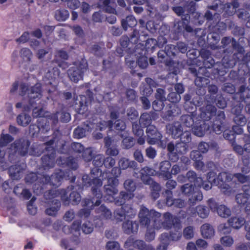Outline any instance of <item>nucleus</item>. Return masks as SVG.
Listing matches in <instances>:
<instances>
[{
    "instance_id": "nucleus-56",
    "label": "nucleus",
    "mask_w": 250,
    "mask_h": 250,
    "mask_svg": "<svg viewBox=\"0 0 250 250\" xmlns=\"http://www.w3.org/2000/svg\"><path fill=\"white\" fill-rule=\"evenodd\" d=\"M44 129H45V132H47L48 130L50 129V127L49 125H47L46 123L45 124L44 127L43 125H31L29 126V129L30 132H32V130H36L34 133H33V135H34L35 133L36 132L41 131L43 132L44 131Z\"/></svg>"
},
{
    "instance_id": "nucleus-43",
    "label": "nucleus",
    "mask_w": 250,
    "mask_h": 250,
    "mask_svg": "<svg viewBox=\"0 0 250 250\" xmlns=\"http://www.w3.org/2000/svg\"><path fill=\"white\" fill-rule=\"evenodd\" d=\"M80 101H79L80 108L78 109V113L79 114H83L84 112L87 110V104L89 101L91 100V97H89L88 99L84 95H80Z\"/></svg>"
},
{
    "instance_id": "nucleus-12",
    "label": "nucleus",
    "mask_w": 250,
    "mask_h": 250,
    "mask_svg": "<svg viewBox=\"0 0 250 250\" xmlns=\"http://www.w3.org/2000/svg\"><path fill=\"white\" fill-rule=\"evenodd\" d=\"M136 214V210L131 205H125L117 208L114 212V216L118 222L133 218Z\"/></svg>"
},
{
    "instance_id": "nucleus-47",
    "label": "nucleus",
    "mask_w": 250,
    "mask_h": 250,
    "mask_svg": "<svg viewBox=\"0 0 250 250\" xmlns=\"http://www.w3.org/2000/svg\"><path fill=\"white\" fill-rule=\"evenodd\" d=\"M69 14L67 10L60 9L55 11V17L58 21H64L69 17Z\"/></svg>"
},
{
    "instance_id": "nucleus-61",
    "label": "nucleus",
    "mask_w": 250,
    "mask_h": 250,
    "mask_svg": "<svg viewBox=\"0 0 250 250\" xmlns=\"http://www.w3.org/2000/svg\"><path fill=\"white\" fill-rule=\"evenodd\" d=\"M140 173L141 174V179L142 180V177L143 176L149 177V176H153L155 174L156 171L152 168L146 167L141 169Z\"/></svg>"
},
{
    "instance_id": "nucleus-22",
    "label": "nucleus",
    "mask_w": 250,
    "mask_h": 250,
    "mask_svg": "<svg viewBox=\"0 0 250 250\" xmlns=\"http://www.w3.org/2000/svg\"><path fill=\"white\" fill-rule=\"evenodd\" d=\"M182 126L179 123H174L167 125V132L174 138H178L181 135Z\"/></svg>"
},
{
    "instance_id": "nucleus-28",
    "label": "nucleus",
    "mask_w": 250,
    "mask_h": 250,
    "mask_svg": "<svg viewBox=\"0 0 250 250\" xmlns=\"http://www.w3.org/2000/svg\"><path fill=\"white\" fill-rule=\"evenodd\" d=\"M239 6V3L237 1H233L232 2H228L224 5V16L227 17L233 15L236 10V8Z\"/></svg>"
},
{
    "instance_id": "nucleus-2",
    "label": "nucleus",
    "mask_w": 250,
    "mask_h": 250,
    "mask_svg": "<svg viewBox=\"0 0 250 250\" xmlns=\"http://www.w3.org/2000/svg\"><path fill=\"white\" fill-rule=\"evenodd\" d=\"M225 115L224 111H219L217 112L211 127L204 121L198 120L192 127L194 134L199 137L204 135L206 132L211 130L217 134H220L224 129Z\"/></svg>"
},
{
    "instance_id": "nucleus-9",
    "label": "nucleus",
    "mask_w": 250,
    "mask_h": 250,
    "mask_svg": "<svg viewBox=\"0 0 250 250\" xmlns=\"http://www.w3.org/2000/svg\"><path fill=\"white\" fill-rule=\"evenodd\" d=\"M73 66L71 67L67 71L68 76L71 81L77 83L83 79L84 73L88 67L87 61L82 59L73 62Z\"/></svg>"
},
{
    "instance_id": "nucleus-38",
    "label": "nucleus",
    "mask_w": 250,
    "mask_h": 250,
    "mask_svg": "<svg viewBox=\"0 0 250 250\" xmlns=\"http://www.w3.org/2000/svg\"><path fill=\"white\" fill-rule=\"evenodd\" d=\"M194 212H192V216H194L196 214V212L198 215L201 218H206L209 213V209L207 207L202 205H199L196 207L195 209H193Z\"/></svg>"
},
{
    "instance_id": "nucleus-10",
    "label": "nucleus",
    "mask_w": 250,
    "mask_h": 250,
    "mask_svg": "<svg viewBox=\"0 0 250 250\" xmlns=\"http://www.w3.org/2000/svg\"><path fill=\"white\" fill-rule=\"evenodd\" d=\"M180 189L183 194L189 197L188 202L190 205L193 206L203 199L202 192L196 189L191 184H186L181 187Z\"/></svg>"
},
{
    "instance_id": "nucleus-20",
    "label": "nucleus",
    "mask_w": 250,
    "mask_h": 250,
    "mask_svg": "<svg viewBox=\"0 0 250 250\" xmlns=\"http://www.w3.org/2000/svg\"><path fill=\"white\" fill-rule=\"evenodd\" d=\"M216 107L211 104H207L201 108L200 118L205 121H208L216 114Z\"/></svg>"
},
{
    "instance_id": "nucleus-54",
    "label": "nucleus",
    "mask_w": 250,
    "mask_h": 250,
    "mask_svg": "<svg viewBox=\"0 0 250 250\" xmlns=\"http://www.w3.org/2000/svg\"><path fill=\"white\" fill-rule=\"evenodd\" d=\"M191 99V96L188 94H186L184 97L185 101L184 107L188 112H190V109H194L196 108L195 105L192 104L190 101Z\"/></svg>"
},
{
    "instance_id": "nucleus-34",
    "label": "nucleus",
    "mask_w": 250,
    "mask_h": 250,
    "mask_svg": "<svg viewBox=\"0 0 250 250\" xmlns=\"http://www.w3.org/2000/svg\"><path fill=\"white\" fill-rule=\"evenodd\" d=\"M20 57L22 60V63H24L25 66H27L32 59V53L29 48H22L20 52Z\"/></svg>"
},
{
    "instance_id": "nucleus-45",
    "label": "nucleus",
    "mask_w": 250,
    "mask_h": 250,
    "mask_svg": "<svg viewBox=\"0 0 250 250\" xmlns=\"http://www.w3.org/2000/svg\"><path fill=\"white\" fill-rule=\"evenodd\" d=\"M31 118L27 114L22 113L19 115L17 117V122L20 125L26 126L31 122Z\"/></svg>"
},
{
    "instance_id": "nucleus-26",
    "label": "nucleus",
    "mask_w": 250,
    "mask_h": 250,
    "mask_svg": "<svg viewBox=\"0 0 250 250\" xmlns=\"http://www.w3.org/2000/svg\"><path fill=\"white\" fill-rule=\"evenodd\" d=\"M171 166V164L168 161H164L160 164L159 169L160 174L166 179H169L171 177L169 172Z\"/></svg>"
},
{
    "instance_id": "nucleus-32",
    "label": "nucleus",
    "mask_w": 250,
    "mask_h": 250,
    "mask_svg": "<svg viewBox=\"0 0 250 250\" xmlns=\"http://www.w3.org/2000/svg\"><path fill=\"white\" fill-rule=\"evenodd\" d=\"M137 23V21L133 16H128L121 21L123 28L126 31L128 27H133Z\"/></svg>"
},
{
    "instance_id": "nucleus-58",
    "label": "nucleus",
    "mask_w": 250,
    "mask_h": 250,
    "mask_svg": "<svg viewBox=\"0 0 250 250\" xmlns=\"http://www.w3.org/2000/svg\"><path fill=\"white\" fill-rule=\"evenodd\" d=\"M13 140L14 138L9 134H1L0 137V146H6Z\"/></svg>"
},
{
    "instance_id": "nucleus-29",
    "label": "nucleus",
    "mask_w": 250,
    "mask_h": 250,
    "mask_svg": "<svg viewBox=\"0 0 250 250\" xmlns=\"http://www.w3.org/2000/svg\"><path fill=\"white\" fill-rule=\"evenodd\" d=\"M154 114L153 112H145L142 114L140 117L139 124L143 127H147L151 125L152 118Z\"/></svg>"
},
{
    "instance_id": "nucleus-6",
    "label": "nucleus",
    "mask_w": 250,
    "mask_h": 250,
    "mask_svg": "<svg viewBox=\"0 0 250 250\" xmlns=\"http://www.w3.org/2000/svg\"><path fill=\"white\" fill-rule=\"evenodd\" d=\"M44 196L47 199H51L57 197H60L65 205H68L70 202L72 205H77L81 200V197L80 194L76 191L72 192L68 198L67 196L66 191L64 189L49 190L44 193Z\"/></svg>"
},
{
    "instance_id": "nucleus-40",
    "label": "nucleus",
    "mask_w": 250,
    "mask_h": 250,
    "mask_svg": "<svg viewBox=\"0 0 250 250\" xmlns=\"http://www.w3.org/2000/svg\"><path fill=\"white\" fill-rule=\"evenodd\" d=\"M201 233L203 237L208 238L213 236L214 234V229L208 224H205L201 227Z\"/></svg>"
},
{
    "instance_id": "nucleus-31",
    "label": "nucleus",
    "mask_w": 250,
    "mask_h": 250,
    "mask_svg": "<svg viewBox=\"0 0 250 250\" xmlns=\"http://www.w3.org/2000/svg\"><path fill=\"white\" fill-rule=\"evenodd\" d=\"M90 124L94 125L93 126L94 128L93 129H95L97 130L102 131L103 129H105L106 127H108L109 129H111L112 127V122L111 121H100L99 122H91L89 121Z\"/></svg>"
},
{
    "instance_id": "nucleus-3",
    "label": "nucleus",
    "mask_w": 250,
    "mask_h": 250,
    "mask_svg": "<svg viewBox=\"0 0 250 250\" xmlns=\"http://www.w3.org/2000/svg\"><path fill=\"white\" fill-rule=\"evenodd\" d=\"M119 184L118 178L108 176L107 184L105 185L104 187V199L109 202L115 201L117 205L121 206L125 204L126 200L132 198L133 195L125 191H121L119 194V198L121 199H115L114 196L118 194L119 191L118 189Z\"/></svg>"
},
{
    "instance_id": "nucleus-21",
    "label": "nucleus",
    "mask_w": 250,
    "mask_h": 250,
    "mask_svg": "<svg viewBox=\"0 0 250 250\" xmlns=\"http://www.w3.org/2000/svg\"><path fill=\"white\" fill-rule=\"evenodd\" d=\"M25 167V166L23 163L11 166L8 170L10 176L14 180L21 178L22 176Z\"/></svg>"
},
{
    "instance_id": "nucleus-15",
    "label": "nucleus",
    "mask_w": 250,
    "mask_h": 250,
    "mask_svg": "<svg viewBox=\"0 0 250 250\" xmlns=\"http://www.w3.org/2000/svg\"><path fill=\"white\" fill-rule=\"evenodd\" d=\"M43 175L41 174L37 175L36 173L32 172L27 175L25 178L26 183H32L36 182V183L34 185L33 190L34 193L37 195L43 193V186H40L38 183L42 184V177Z\"/></svg>"
},
{
    "instance_id": "nucleus-13",
    "label": "nucleus",
    "mask_w": 250,
    "mask_h": 250,
    "mask_svg": "<svg viewBox=\"0 0 250 250\" xmlns=\"http://www.w3.org/2000/svg\"><path fill=\"white\" fill-rule=\"evenodd\" d=\"M233 179V175L230 173L223 172L218 175V184H216L221 191L225 194L229 195L232 192V188L227 183Z\"/></svg>"
},
{
    "instance_id": "nucleus-23",
    "label": "nucleus",
    "mask_w": 250,
    "mask_h": 250,
    "mask_svg": "<svg viewBox=\"0 0 250 250\" xmlns=\"http://www.w3.org/2000/svg\"><path fill=\"white\" fill-rule=\"evenodd\" d=\"M85 128L82 127H78L76 128L73 132V135L76 138H82L85 135L86 130L89 131L94 128L93 124H90L89 122L86 121L84 123Z\"/></svg>"
},
{
    "instance_id": "nucleus-37",
    "label": "nucleus",
    "mask_w": 250,
    "mask_h": 250,
    "mask_svg": "<svg viewBox=\"0 0 250 250\" xmlns=\"http://www.w3.org/2000/svg\"><path fill=\"white\" fill-rule=\"evenodd\" d=\"M142 181L145 184L150 186L151 191H160L161 189V186L158 183L154 181L152 178L143 176L142 177Z\"/></svg>"
},
{
    "instance_id": "nucleus-35",
    "label": "nucleus",
    "mask_w": 250,
    "mask_h": 250,
    "mask_svg": "<svg viewBox=\"0 0 250 250\" xmlns=\"http://www.w3.org/2000/svg\"><path fill=\"white\" fill-rule=\"evenodd\" d=\"M14 192L17 195H21L25 199H28L31 196V193L23 188L22 184H19L14 189Z\"/></svg>"
},
{
    "instance_id": "nucleus-25",
    "label": "nucleus",
    "mask_w": 250,
    "mask_h": 250,
    "mask_svg": "<svg viewBox=\"0 0 250 250\" xmlns=\"http://www.w3.org/2000/svg\"><path fill=\"white\" fill-rule=\"evenodd\" d=\"M243 190V193L237 194L235 198L237 203L240 205H244L250 198V188L244 186Z\"/></svg>"
},
{
    "instance_id": "nucleus-46",
    "label": "nucleus",
    "mask_w": 250,
    "mask_h": 250,
    "mask_svg": "<svg viewBox=\"0 0 250 250\" xmlns=\"http://www.w3.org/2000/svg\"><path fill=\"white\" fill-rule=\"evenodd\" d=\"M167 149L168 151L169 159L173 162H176L179 159V156L176 154V145L170 143L167 145Z\"/></svg>"
},
{
    "instance_id": "nucleus-62",
    "label": "nucleus",
    "mask_w": 250,
    "mask_h": 250,
    "mask_svg": "<svg viewBox=\"0 0 250 250\" xmlns=\"http://www.w3.org/2000/svg\"><path fill=\"white\" fill-rule=\"evenodd\" d=\"M250 87H246L245 85H242L240 87L238 91L235 94L236 96L245 97L246 94H249L250 96V78L249 79Z\"/></svg>"
},
{
    "instance_id": "nucleus-19",
    "label": "nucleus",
    "mask_w": 250,
    "mask_h": 250,
    "mask_svg": "<svg viewBox=\"0 0 250 250\" xmlns=\"http://www.w3.org/2000/svg\"><path fill=\"white\" fill-rule=\"evenodd\" d=\"M190 109V115H184L181 117L182 124L187 127H193L195 124L198 122V114L195 111Z\"/></svg>"
},
{
    "instance_id": "nucleus-30",
    "label": "nucleus",
    "mask_w": 250,
    "mask_h": 250,
    "mask_svg": "<svg viewBox=\"0 0 250 250\" xmlns=\"http://www.w3.org/2000/svg\"><path fill=\"white\" fill-rule=\"evenodd\" d=\"M169 107L171 109L164 113L162 116L164 119L168 121H170L173 116L178 115L181 112L180 109L176 105L172 104Z\"/></svg>"
},
{
    "instance_id": "nucleus-36",
    "label": "nucleus",
    "mask_w": 250,
    "mask_h": 250,
    "mask_svg": "<svg viewBox=\"0 0 250 250\" xmlns=\"http://www.w3.org/2000/svg\"><path fill=\"white\" fill-rule=\"evenodd\" d=\"M46 200H47L45 197ZM48 200H51V199H48ZM52 201H51L53 204V206L49 208H48L46 209V213L51 216L55 215L57 211L60 209L61 207V203L58 199H56L54 198L51 199Z\"/></svg>"
},
{
    "instance_id": "nucleus-53",
    "label": "nucleus",
    "mask_w": 250,
    "mask_h": 250,
    "mask_svg": "<svg viewBox=\"0 0 250 250\" xmlns=\"http://www.w3.org/2000/svg\"><path fill=\"white\" fill-rule=\"evenodd\" d=\"M146 82L148 84L147 87H146L145 89L143 91V94L148 96L150 95L152 92V87H155V82L151 78H147L146 79Z\"/></svg>"
},
{
    "instance_id": "nucleus-49",
    "label": "nucleus",
    "mask_w": 250,
    "mask_h": 250,
    "mask_svg": "<svg viewBox=\"0 0 250 250\" xmlns=\"http://www.w3.org/2000/svg\"><path fill=\"white\" fill-rule=\"evenodd\" d=\"M204 17L206 19L210 21V23H214L215 21H220V14L214 12L212 13L209 10H207L205 15Z\"/></svg>"
},
{
    "instance_id": "nucleus-39",
    "label": "nucleus",
    "mask_w": 250,
    "mask_h": 250,
    "mask_svg": "<svg viewBox=\"0 0 250 250\" xmlns=\"http://www.w3.org/2000/svg\"><path fill=\"white\" fill-rule=\"evenodd\" d=\"M120 136L123 139L122 146L124 148L129 149L134 146V139L132 137L128 136L127 133H121Z\"/></svg>"
},
{
    "instance_id": "nucleus-55",
    "label": "nucleus",
    "mask_w": 250,
    "mask_h": 250,
    "mask_svg": "<svg viewBox=\"0 0 250 250\" xmlns=\"http://www.w3.org/2000/svg\"><path fill=\"white\" fill-rule=\"evenodd\" d=\"M53 75L51 71H48L46 74V77L49 79L48 83L51 84L53 81L60 75V72L57 68H53L52 69Z\"/></svg>"
},
{
    "instance_id": "nucleus-14",
    "label": "nucleus",
    "mask_w": 250,
    "mask_h": 250,
    "mask_svg": "<svg viewBox=\"0 0 250 250\" xmlns=\"http://www.w3.org/2000/svg\"><path fill=\"white\" fill-rule=\"evenodd\" d=\"M208 204L212 211H216L221 217L227 218L231 215V210L229 208L224 205H218L212 198L208 201Z\"/></svg>"
},
{
    "instance_id": "nucleus-8",
    "label": "nucleus",
    "mask_w": 250,
    "mask_h": 250,
    "mask_svg": "<svg viewBox=\"0 0 250 250\" xmlns=\"http://www.w3.org/2000/svg\"><path fill=\"white\" fill-rule=\"evenodd\" d=\"M71 173L70 170L64 172L62 170L59 169L56 170L50 177L44 175L42 177V186L49 184L51 186L58 187L61 185V182L63 179L66 180L70 179L71 182L73 183L76 179V177L75 176H72L71 178H70Z\"/></svg>"
},
{
    "instance_id": "nucleus-44",
    "label": "nucleus",
    "mask_w": 250,
    "mask_h": 250,
    "mask_svg": "<svg viewBox=\"0 0 250 250\" xmlns=\"http://www.w3.org/2000/svg\"><path fill=\"white\" fill-rule=\"evenodd\" d=\"M221 43L224 46L228 47H243L242 45L237 43L236 40L232 37H225L222 38Z\"/></svg>"
},
{
    "instance_id": "nucleus-51",
    "label": "nucleus",
    "mask_w": 250,
    "mask_h": 250,
    "mask_svg": "<svg viewBox=\"0 0 250 250\" xmlns=\"http://www.w3.org/2000/svg\"><path fill=\"white\" fill-rule=\"evenodd\" d=\"M42 104L41 107L40 106L38 107L35 106L37 105V103L36 105L34 106V108L33 110V116L35 118H40L43 117L45 115V111L43 109L42 107L45 105V102H41Z\"/></svg>"
},
{
    "instance_id": "nucleus-1",
    "label": "nucleus",
    "mask_w": 250,
    "mask_h": 250,
    "mask_svg": "<svg viewBox=\"0 0 250 250\" xmlns=\"http://www.w3.org/2000/svg\"><path fill=\"white\" fill-rule=\"evenodd\" d=\"M19 94L24 98L22 102L16 104V107L22 108L24 111H29L34 107L36 102L42 97V84L37 83L34 85L29 87L28 84L21 83L19 85Z\"/></svg>"
},
{
    "instance_id": "nucleus-27",
    "label": "nucleus",
    "mask_w": 250,
    "mask_h": 250,
    "mask_svg": "<svg viewBox=\"0 0 250 250\" xmlns=\"http://www.w3.org/2000/svg\"><path fill=\"white\" fill-rule=\"evenodd\" d=\"M214 23H210L208 25L209 30L214 33L219 34L225 31L226 29V24L223 21H217Z\"/></svg>"
},
{
    "instance_id": "nucleus-63",
    "label": "nucleus",
    "mask_w": 250,
    "mask_h": 250,
    "mask_svg": "<svg viewBox=\"0 0 250 250\" xmlns=\"http://www.w3.org/2000/svg\"><path fill=\"white\" fill-rule=\"evenodd\" d=\"M126 115L129 120H135L138 117V111L133 107H130L127 109Z\"/></svg>"
},
{
    "instance_id": "nucleus-50",
    "label": "nucleus",
    "mask_w": 250,
    "mask_h": 250,
    "mask_svg": "<svg viewBox=\"0 0 250 250\" xmlns=\"http://www.w3.org/2000/svg\"><path fill=\"white\" fill-rule=\"evenodd\" d=\"M96 211L97 213L101 214L102 217L106 219H110L112 217L111 211L103 205L97 208Z\"/></svg>"
},
{
    "instance_id": "nucleus-16",
    "label": "nucleus",
    "mask_w": 250,
    "mask_h": 250,
    "mask_svg": "<svg viewBox=\"0 0 250 250\" xmlns=\"http://www.w3.org/2000/svg\"><path fill=\"white\" fill-rule=\"evenodd\" d=\"M164 221L163 228L166 229H169L173 226L176 229H180L181 225L180 220L178 218L173 216L169 212H166L163 215Z\"/></svg>"
},
{
    "instance_id": "nucleus-33",
    "label": "nucleus",
    "mask_w": 250,
    "mask_h": 250,
    "mask_svg": "<svg viewBox=\"0 0 250 250\" xmlns=\"http://www.w3.org/2000/svg\"><path fill=\"white\" fill-rule=\"evenodd\" d=\"M110 0H99V6L105 12L116 14L115 8L110 5Z\"/></svg>"
},
{
    "instance_id": "nucleus-5",
    "label": "nucleus",
    "mask_w": 250,
    "mask_h": 250,
    "mask_svg": "<svg viewBox=\"0 0 250 250\" xmlns=\"http://www.w3.org/2000/svg\"><path fill=\"white\" fill-rule=\"evenodd\" d=\"M138 216L141 225L146 228H151L153 230L163 228L161 213L153 209L149 210L145 206H141Z\"/></svg>"
},
{
    "instance_id": "nucleus-60",
    "label": "nucleus",
    "mask_w": 250,
    "mask_h": 250,
    "mask_svg": "<svg viewBox=\"0 0 250 250\" xmlns=\"http://www.w3.org/2000/svg\"><path fill=\"white\" fill-rule=\"evenodd\" d=\"M125 188L129 192H133L136 189V184L132 179L126 180L124 184Z\"/></svg>"
},
{
    "instance_id": "nucleus-41",
    "label": "nucleus",
    "mask_w": 250,
    "mask_h": 250,
    "mask_svg": "<svg viewBox=\"0 0 250 250\" xmlns=\"http://www.w3.org/2000/svg\"><path fill=\"white\" fill-rule=\"evenodd\" d=\"M228 26L232 33L235 36H243L245 34V29L242 27L238 26L235 24L232 21H229L227 22Z\"/></svg>"
},
{
    "instance_id": "nucleus-52",
    "label": "nucleus",
    "mask_w": 250,
    "mask_h": 250,
    "mask_svg": "<svg viewBox=\"0 0 250 250\" xmlns=\"http://www.w3.org/2000/svg\"><path fill=\"white\" fill-rule=\"evenodd\" d=\"M119 166L123 169H125L129 167H134L136 163L134 161L129 162V160L125 158H122L119 161Z\"/></svg>"
},
{
    "instance_id": "nucleus-64",
    "label": "nucleus",
    "mask_w": 250,
    "mask_h": 250,
    "mask_svg": "<svg viewBox=\"0 0 250 250\" xmlns=\"http://www.w3.org/2000/svg\"><path fill=\"white\" fill-rule=\"evenodd\" d=\"M83 232L85 234H89L93 230V227L92 223L89 221H86L83 223L81 227Z\"/></svg>"
},
{
    "instance_id": "nucleus-42",
    "label": "nucleus",
    "mask_w": 250,
    "mask_h": 250,
    "mask_svg": "<svg viewBox=\"0 0 250 250\" xmlns=\"http://www.w3.org/2000/svg\"><path fill=\"white\" fill-rule=\"evenodd\" d=\"M228 223L234 229H238L244 224L245 221L242 217H234L228 220Z\"/></svg>"
},
{
    "instance_id": "nucleus-4",
    "label": "nucleus",
    "mask_w": 250,
    "mask_h": 250,
    "mask_svg": "<svg viewBox=\"0 0 250 250\" xmlns=\"http://www.w3.org/2000/svg\"><path fill=\"white\" fill-rule=\"evenodd\" d=\"M93 164L96 167L91 169L90 177L87 175H84L82 177L83 186L89 187H94L96 188L100 189L103 185L102 181L99 178L103 173L98 167L104 165V157L103 154H97L93 157Z\"/></svg>"
},
{
    "instance_id": "nucleus-18",
    "label": "nucleus",
    "mask_w": 250,
    "mask_h": 250,
    "mask_svg": "<svg viewBox=\"0 0 250 250\" xmlns=\"http://www.w3.org/2000/svg\"><path fill=\"white\" fill-rule=\"evenodd\" d=\"M30 142L26 139H21L16 141L12 146L16 153L21 156H25L28 152Z\"/></svg>"
},
{
    "instance_id": "nucleus-7",
    "label": "nucleus",
    "mask_w": 250,
    "mask_h": 250,
    "mask_svg": "<svg viewBox=\"0 0 250 250\" xmlns=\"http://www.w3.org/2000/svg\"><path fill=\"white\" fill-rule=\"evenodd\" d=\"M92 191L93 195L96 197L97 200L95 202V198L92 199L89 198H85L82 201V206L86 208L81 209L78 212V215L81 217L87 218L90 213V210L94 206H98L101 204V199L102 197V193L100 189L96 188L94 187H92Z\"/></svg>"
},
{
    "instance_id": "nucleus-59",
    "label": "nucleus",
    "mask_w": 250,
    "mask_h": 250,
    "mask_svg": "<svg viewBox=\"0 0 250 250\" xmlns=\"http://www.w3.org/2000/svg\"><path fill=\"white\" fill-rule=\"evenodd\" d=\"M187 48H165L167 56L171 57L175 56L178 50L182 53H184L187 51Z\"/></svg>"
},
{
    "instance_id": "nucleus-17",
    "label": "nucleus",
    "mask_w": 250,
    "mask_h": 250,
    "mask_svg": "<svg viewBox=\"0 0 250 250\" xmlns=\"http://www.w3.org/2000/svg\"><path fill=\"white\" fill-rule=\"evenodd\" d=\"M146 133L147 135V142L150 145H154L158 143L162 138V134L153 125L147 127Z\"/></svg>"
},
{
    "instance_id": "nucleus-48",
    "label": "nucleus",
    "mask_w": 250,
    "mask_h": 250,
    "mask_svg": "<svg viewBox=\"0 0 250 250\" xmlns=\"http://www.w3.org/2000/svg\"><path fill=\"white\" fill-rule=\"evenodd\" d=\"M186 10V17L183 18V21H188L190 19L189 14H192L195 10V4L194 2L191 1L189 3L185 5Z\"/></svg>"
},
{
    "instance_id": "nucleus-24",
    "label": "nucleus",
    "mask_w": 250,
    "mask_h": 250,
    "mask_svg": "<svg viewBox=\"0 0 250 250\" xmlns=\"http://www.w3.org/2000/svg\"><path fill=\"white\" fill-rule=\"evenodd\" d=\"M139 224L136 221H131L127 220L123 224V229L126 234H131L137 232L138 229Z\"/></svg>"
},
{
    "instance_id": "nucleus-57",
    "label": "nucleus",
    "mask_w": 250,
    "mask_h": 250,
    "mask_svg": "<svg viewBox=\"0 0 250 250\" xmlns=\"http://www.w3.org/2000/svg\"><path fill=\"white\" fill-rule=\"evenodd\" d=\"M239 97L240 99L238 100L239 102L244 101L246 103L245 110L247 113L250 114V96L249 94H246L245 96H236L235 95V99Z\"/></svg>"
},
{
    "instance_id": "nucleus-11",
    "label": "nucleus",
    "mask_w": 250,
    "mask_h": 250,
    "mask_svg": "<svg viewBox=\"0 0 250 250\" xmlns=\"http://www.w3.org/2000/svg\"><path fill=\"white\" fill-rule=\"evenodd\" d=\"M54 140L50 139L44 144L47 151H50L49 155H45L42 158V166L44 169H49L55 165V151L51 146L54 143Z\"/></svg>"
}]
</instances>
